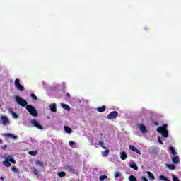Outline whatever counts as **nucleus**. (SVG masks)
Returning <instances> with one entry per match:
<instances>
[{
	"label": "nucleus",
	"mask_w": 181,
	"mask_h": 181,
	"mask_svg": "<svg viewBox=\"0 0 181 181\" xmlns=\"http://www.w3.org/2000/svg\"><path fill=\"white\" fill-rule=\"evenodd\" d=\"M157 132L158 134H162L163 138H168L169 137V132H168V124H163V126L159 127L157 129Z\"/></svg>",
	"instance_id": "1"
},
{
	"label": "nucleus",
	"mask_w": 181,
	"mask_h": 181,
	"mask_svg": "<svg viewBox=\"0 0 181 181\" xmlns=\"http://www.w3.org/2000/svg\"><path fill=\"white\" fill-rule=\"evenodd\" d=\"M4 159H5V160L3 161L2 164L6 168H11V166H12V164H11V163H13V165H15V163H16V160H15V159H13L11 157V156H9L8 157L4 158Z\"/></svg>",
	"instance_id": "2"
},
{
	"label": "nucleus",
	"mask_w": 181,
	"mask_h": 181,
	"mask_svg": "<svg viewBox=\"0 0 181 181\" xmlns=\"http://www.w3.org/2000/svg\"><path fill=\"white\" fill-rule=\"evenodd\" d=\"M25 108L27 111L29 112V113L32 115V117H37V115H39L37 110H36V108H35V107L33 105H27Z\"/></svg>",
	"instance_id": "3"
},
{
	"label": "nucleus",
	"mask_w": 181,
	"mask_h": 181,
	"mask_svg": "<svg viewBox=\"0 0 181 181\" xmlns=\"http://www.w3.org/2000/svg\"><path fill=\"white\" fill-rule=\"evenodd\" d=\"M15 99L16 103H18V104H19V105L21 107H26V105H28V101L21 98L20 96L16 95Z\"/></svg>",
	"instance_id": "4"
},
{
	"label": "nucleus",
	"mask_w": 181,
	"mask_h": 181,
	"mask_svg": "<svg viewBox=\"0 0 181 181\" xmlns=\"http://www.w3.org/2000/svg\"><path fill=\"white\" fill-rule=\"evenodd\" d=\"M14 86L16 87L17 90H19V91L25 90V87L21 84L19 78L15 80Z\"/></svg>",
	"instance_id": "5"
},
{
	"label": "nucleus",
	"mask_w": 181,
	"mask_h": 181,
	"mask_svg": "<svg viewBox=\"0 0 181 181\" xmlns=\"http://www.w3.org/2000/svg\"><path fill=\"white\" fill-rule=\"evenodd\" d=\"M31 125L33 127H35V128H37V129H43V126L40 124V122L36 119L31 120Z\"/></svg>",
	"instance_id": "6"
},
{
	"label": "nucleus",
	"mask_w": 181,
	"mask_h": 181,
	"mask_svg": "<svg viewBox=\"0 0 181 181\" xmlns=\"http://www.w3.org/2000/svg\"><path fill=\"white\" fill-rule=\"evenodd\" d=\"M118 117V112L117 111H113L110 112L109 115L107 116V119H115Z\"/></svg>",
	"instance_id": "7"
},
{
	"label": "nucleus",
	"mask_w": 181,
	"mask_h": 181,
	"mask_svg": "<svg viewBox=\"0 0 181 181\" xmlns=\"http://www.w3.org/2000/svg\"><path fill=\"white\" fill-rule=\"evenodd\" d=\"M65 170H66V172H68V173H73L74 175V173H76V171L74 170V168H73V166L71 165H66L64 167Z\"/></svg>",
	"instance_id": "8"
},
{
	"label": "nucleus",
	"mask_w": 181,
	"mask_h": 181,
	"mask_svg": "<svg viewBox=\"0 0 181 181\" xmlns=\"http://www.w3.org/2000/svg\"><path fill=\"white\" fill-rule=\"evenodd\" d=\"M5 138H11V139H18V136L12 134L11 133H6L3 134Z\"/></svg>",
	"instance_id": "9"
},
{
	"label": "nucleus",
	"mask_w": 181,
	"mask_h": 181,
	"mask_svg": "<svg viewBox=\"0 0 181 181\" xmlns=\"http://www.w3.org/2000/svg\"><path fill=\"white\" fill-rule=\"evenodd\" d=\"M129 148L131 151H133V152H136V153H138V155H142V153H141V151H139V150H138V149L136 148V147H135V146H133V145L129 146Z\"/></svg>",
	"instance_id": "10"
},
{
	"label": "nucleus",
	"mask_w": 181,
	"mask_h": 181,
	"mask_svg": "<svg viewBox=\"0 0 181 181\" xmlns=\"http://www.w3.org/2000/svg\"><path fill=\"white\" fill-rule=\"evenodd\" d=\"M172 162L173 163H175V164L180 163V158H179V156H175L172 158Z\"/></svg>",
	"instance_id": "11"
},
{
	"label": "nucleus",
	"mask_w": 181,
	"mask_h": 181,
	"mask_svg": "<svg viewBox=\"0 0 181 181\" xmlns=\"http://www.w3.org/2000/svg\"><path fill=\"white\" fill-rule=\"evenodd\" d=\"M127 158H128V155L125 151H123L120 153V158L122 159V160H125Z\"/></svg>",
	"instance_id": "12"
},
{
	"label": "nucleus",
	"mask_w": 181,
	"mask_h": 181,
	"mask_svg": "<svg viewBox=\"0 0 181 181\" xmlns=\"http://www.w3.org/2000/svg\"><path fill=\"white\" fill-rule=\"evenodd\" d=\"M1 121L3 125H5L6 124H9V120L8 119V117H6V116L1 117Z\"/></svg>",
	"instance_id": "13"
},
{
	"label": "nucleus",
	"mask_w": 181,
	"mask_h": 181,
	"mask_svg": "<svg viewBox=\"0 0 181 181\" xmlns=\"http://www.w3.org/2000/svg\"><path fill=\"white\" fill-rule=\"evenodd\" d=\"M105 110H107V107L105 105L96 108V111H98V112H104Z\"/></svg>",
	"instance_id": "14"
},
{
	"label": "nucleus",
	"mask_w": 181,
	"mask_h": 181,
	"mask_svg": "<svg viewBox=\"0 0 181 181\" xmlns=\"http://www.w3.org/2000/svg\"><path fill=\"white\" fill-rule=\"evenodd\" d=\"M49 107L52 112H56V111H57V108L56 107V103L51 104L49 105Z\"/></svg>",
	"instance_id": "15"
},
{
	"label": "nucleus",
	"mask_w": 181,
	"mask_h": 181,
	"mask_svg": "<svg viewBox=\"0 0 181 181\" xmlns=\"http://www.w3.org/2000/svg\"><path fill=\"white\" fill-rule=\"evenodd\" d=\"M140 131L143 134L146 133L147 132L146 127L145 125H144V124H140Z\"/></svg>",
	"instance_id": "16"
},
{
	"label": "nucleus",
	"mask_w": 181,
	"mask_h": 181,
	"mask_svg": "<svg viewBox=\"0 0 181 181\" xmlns=\"http://www.w3.org/2000/svg\"><path fill=\"white\" fill-rule=\"evenodd\" d=\"M110 155V150L107 148L105 151H102V156L107 158Z\"/></svg>",
	"instance_id": "17"
},
{
	"label": "nucleus",
	"mask_w": 181,
	"mask_h": 181,
	"mask_svg": "<svg viewBox=\"0 0 181 181\" xmlns=\"http://www.w3.org/2000/svg\"><path fill=\"white\" fill-rule=\"evenodd\" d=\"M166 166L170 170H175L176 169V165L174 164H166Z\"/></svg>",
	"instance_id": "18"
},
{
	"label": "nucleus",
	"mask_w": 181,
	"mask_h": 181,
	"mask_svg": "<svg viewBox=\"0 0 181 181\" xmlns=\"http://www.w3.org/2000/svg\"><path fill=\"white\" fill-rule=\"evenodd\" d=\"M146 173L148 176V177L151 179V180H155V176L151 171H146Z\"/></svg>",
	"instance_id": "19"
},
{
	"label": "nucleus",
	"mask_w": 181,
	"mask_h": 181,
	"mask_svg": "<svg viewBox=\"0 0 181 181\" xmlns=\"http://www.w3.org/2000/svg\"><path fill=\"white\" fill-rule=\"evenodd\" d=\"M64 129L65 132H66L67 134H71V132L73 131L71 129V128H70V127H69L67 126H64Z\"/></svg>",
	"instance_id": "20"
},
{
	"label": "nucleus",
	"mask_w": 181,
	"mask_h": 181,
	"mask_svg": "<svg viewBox=\"0 0 181 181\" xmlns=\"http://www.w3.org/2000/svg\"><path fill=\"white\" fill-rule=\"evenodd\" d=\"M35 165H37V166H40L41 168H45V165L43 164V162L39 160H37L35 161Z\"/></svg>",
	"instance_id": "21"
},
{
	"label": "nucleus",
	"mask_w": 181,
	"mask_h": 181,
	"mask_svg": "<svg viewBox=\"0 0 181 181\" xmlns=\"http://www.w3.org/2000/svg\"><path fill=\"white\" fill-rule=\"evenodd\" d=\"M11 171L13 172V173L18 174L19 173V168H17L15 166L11 167Z\"/></svg>",
	"instance_id": "22"
},
{
	"label": "nucleus",
	"mask_w": 181,
	"mask_h": 181,
	"mask_svg": "<svg viewBox=\"0 0 181 181\" xmlns=\"http://www.w3.org/2000/svg\"><path fill=\"white\" fill-rule=\"evenodd\" d=\"M29 155H31V156H36L37 155V151H31L28 152Z\"/></svg>",
	"instance_id": "23"
},
{
	"label": "nucleus",
	"mask_w": 181,
	"mask_h": 181,
	"mask_svg": "<svg viewBox=\"0 0 181 181\" xmlns=\"http://www.w3.org/2000/svg\"><path fill=\"white\" fill-rule=\"evenodd\" d=\"M105 179H108V176H107V175H101V176L99 177V180H100V181H104V180H105Z\"/></svg>",
	"instance_id": "24"
},
{
	"label": "nucleus",
	"mask_w": 181,
	"mask_h": 181,
	"mask_svg": "<svg viewBox=\"0 0 181 181\" xmlns=\"http://www.w3.org/2000/svg\"><path fill=\"white\" fill-rule=\"evenodd\" d=\"M58 176H59V177H64V176H66V172L62 171L58 173Z\"/></svg>",
	"instance_id": "25"
},
{
	"label": "nucleus",
	"mask_w": 181,
	"mask_h": 181,
	"mask_svg": "<svg viewBox=\"0 0 181 181\" xmlns=\"http://www.w3.org/2000/svg\"><path fill=\"white\" fill-rule=\"evenodd\" d=\"M62 107L64 108V110L70 111V106L67 104H62Z\"/></svg>",
	"instance_id": "26"
},
{
	"label": "nucleus",
	"mask_w": 181,
	"mask_h": 181,
	"mask_svg": "<svg viewBox=\"0 0 181 181\" xmlns=\"http://www.w3.org/2000/svg\"><path fill=\"white\" fill-rule=\"evenodd\" d=\"M130 168H132V169H134V170H138V165L135 163H133L130 165Z\"/></svg>",
	"instance_id": "27"
},
{
	"label": "nucleus",
	"mask_w": 181,
	"mask_h": 181,
	"mask_svg": "<svg viewBox=\"0 0 181 181\" xmlns=\"http://www.w3.org/2000/svg\"><path fill=\"white\" fill-rule=\"evenodd\" d=\"M129 181H138V180H136V177H135V176H134V175H130L129 177Z\"/></svg>",
	"instance_id": "28"
},
{
	"label": "nucleus",
	"mask_w": 181,
	"mask_h": 181,
	"mask_svg": "<svg viewBox=\"0 0 181 181\" xmlns=\"http://www.w3.org/2000/svg\"><path fill=\"white\" fill-rule=\"evenodd\" d=\"M11 115L12 117H13L16 119L19 118V116L18 115V114H16L15 112L12 111L11 112Z\"/></svg>",
	"instance_id": "29"
},
{
	"label": "nucleus",
	"mask_w": 181,
	"mask_h": 181,
	"mask_svg": "<svg viewBox=\"0 0 181 181\" xmlns=\"http://www.w3.org/2000/svg\"><path fill=\"white\" fill-rule=\"evenodd\" d=\"M33 172L34 175H35V176H37V175H39V171L35 167L33 168Z\"/></svg>",
	"instance_id": "30"
},
{
	"label": "nucleus",
	"mask_w": 181,
	"mask_h": 181,
	"mask_svg": "<svg viewBox=\"0 0 181 181\" xmlns=\"http://www.w3.org/2000/svg\"><path fill=\"white\" fill-rule=\"evenodd\" d=\"M170 151L172 153V155H176V151H175V148H173V146L170 147Z\"/></svg>",
	"instance_id": "31"
},
{
	"label": "nucleus",
	"mask_w": 181,
	"mask_h": 181,
	"mask_svg": "<svg viewBox=\"0 0 181 181\" xmlns=\"http://www.w3.org/2000/svg\"><path fill=\"white\" fill-rule=\"evenodd\" d=\"M30 97H31V98H33V100H35V101H36V100H37V97L36 95H35V93H31Z\"/></svg>",
	"instance_id": "32"
},
{
	"label": "nucleus",
	"mask_w": 181,
	"mask_h": 181,
	"mask_svg": "<svg viewBox=\"0 0 181 181\" xmlns=\"http://www.w3.org/2000/svg\"><path fill=\"white\" fill-rule=\"evenodd\" d=\"M98 144L100 145V146H101V148H103V149H107V147L104 146V143L103 141H98Z\"/></svg>",
	"instance_id": "33"
},
{
	"label": "nucleus",
	"mask_w": 181,
	"mask_h": 181,
	"mask_svg": "<svg viewBox=\"0 0 181 181\" xmlns=\"http://www.w3.org/2000/svg\"><path fill=\"white\" fill-rule=\"evenodd\" d=\"M122 175L120 174L119 172H116L115 173V178L117 179V177H121Z\"/></svg>",
	"instance_id": "34"
},
{
	"label": "nucleus",
	"mask_w": 181,
	"mask_h": 181,
	"mask_svg": "<svg viewBox=\"0 0 181 181\" xmlns=\"http://www.w3.org/2000/svg\"><path fill=\"white\" fill-rule=\"evenodd\" d=\"M173 181H180V180H179V177H176V175H175V174H173Z\"/></svg>",
	"instance_id": "35"
},
{
	"label": "nucleus",
	"mask_w": 181,
	"mask_h": 181,
	"mask_svg": "<svg viewBox=\"0 0 181 181\" xmlns=\"http://www.w3.org/2000/svg\"><path fill=\"white\" fill-rule=\"evenodd\" d=\"M1 149H3V151H5L6 149V148H8V145L5 144L1 146Z\"/></svg>",
	"instance_id": "36"
},
{
	"label": "nucleus",
	"mask_w": 181,
	"mask_h": 181,
	"mask_svg": "<svg viewBox=\"0 0 181 181\" xmlns=\"http://www.w3.org/2000/svg\"><path fill=\"white\" fill-rule=\"evenodd\" d=\"M158 142L160 144V145H163V141H162V139L160 137L158 138Z\"/></svg>",
	"instance_id": "37"
},
{
	"label": "nucleus",
	"mask_w": 181,
	"mask_h": 181,
	"mask_svg": "<svg viewBox=\"0 0 181 181\" xmlns=\"http://www.w3.org/2000/svg\"><path fill=\"white\" fill-rule=\"evenodd\" d=\"M141 180L142 181H148V178L145 177H141Z\"/></svg>",
	"instance_id": "38"
},
{
	"label": "nucleus",
	"mask_w": 181,
	"mask_h": 181,
	"mask_svg": "<svg viewBox=\"0 0 181 181\" xmlns=\"http://www.w3.org/2000/svg\"><path fill=\"white\" fill-rule=\"evenodd\" d=\"M74 145V141H69V146H73Z\"/></svg>",
	"instance_id": "39"
},
{
	"label": "nucleus",
	"mask_w": 181,
	"mask_h": 181,
	"mask_svg": "<svg viewBox=\"0 0 181 181\" xmlns=\"http://www.w3.org/2000/svg\"><path fill=\"white\" fill-rule=\"evenodd\" d=\"M0 180L1 181H4V177H0Z\"/></svg>",
	"instance_id": "40"
},
{
	"label": "nucleus",
	"mask_w": 181,
	"mask_h": 181,
	"mask_svg": "<svg viewBox=\"0 0 181 181\" xmlns=\"http://www.w3.org/2000/svg\"><path fill=\"white\" fill-rule=\"evenodd\" d=\"M3 142H4V141H2V139H0V144H3Z\"/></svg>",
	"instance_id": "41"
},
{
	"label": "nucleus",
	"mask_w": 181,
	"mask_h": 181,
	"mask_svg": "<svg viewBox=\"0 0 181 181\" xmlns=\"http://www.w3.org/2000/svg\"><path fill=\"white\" fill-rule=\"evenodd\" d=\"M66 97H70V93H67Z\"/></svg>",
	"instance_id": "42"
},
{
	"label": "nucleus",
	"mask_w": 181,
	"mask_h": 181,
	"mask_svg": "<svg viewBox=\"0 0 181 181\" xmlns=\"http://www.w3.org/2000/svg\"><path fill=\"white\" fill-rule=\"evenodd\" d=\"M155 125H159V123L156 122V123H155Z\"/></svg>",
	"instance_id": "43"
}]
</instances>
